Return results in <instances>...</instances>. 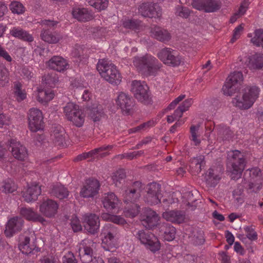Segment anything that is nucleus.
I'll list each match as a JSON object with an SVG mask.
<instances>
[{"instance_id":"33","label":"nucleus","mask_w":263,"mask_h":263,"mask_svg":"<svg viewBox=\"0 0 263 263\" xmlns=\"http://www.w3.org/2000/svg\"><path fill=\"white\" fill-rule=\"evenodd\" d=\"M73 17L79 21L86 22L93 18V14L86 8H73L72 11Z\"/></svg>"},{"instance_id":"20","label":"nucleus","mask_w":263,"mask_h":263,"mask_svg":"<svg viewBox=\"0 0 263 263\" xmlns=\"http://www.w3.org/2000/svg\"><path fill=\"white\" fill-rule=\"evenodd\" d=\"M142 184L140 181H135L132 185L125 191L124 201L125 202H134L140 197Z\"/></svg>"},{"instance_id":"55","label":"nucleus","mask_w":263,"mask_h":263,"mask_svg":"<svg viewBox=\"0 0 263 263\" xmlns=\"http://www.w3.org/2000/svg\"><path fill=\"white\" fill-rule=\"evenodd\" d=\"M243 30V26L242 24L238 25L234 29L232 37L230 41L231 43H233L240 37L242 33Z\"/></svg>"},{"instance_id":"3","label":"nucleus","mask_w":263,"mask_h":263,"mask_svg":"<svg viewBox=\"0 0 263 263\" xmlns=\"http://www.w3.org/2000/svg\"><path fill=\"white\" fill-rule=\"evenodd\" d=\"M246 166L243 154L238 150L231 152L228 155L227 169L232 179L240 178Z\"/></svg>"},{"instance_id":"61","label":"nucleus","mask_w":263,"mask_h":263,"mask_svg":"<svg viewBox=\"0 0 263 263\" xmlns=\"http://www.w3.org/2000/svg\"><path fill=\"white\" fill-rule=\"evenodd\" d=\"M0 57L3 58L7 62H10L12 59L8 52L0 45Z\"/></svg>"},{"instance_id":"14","label":"nucleus","mask_w":263,"mask_h":263,"mask_svg":"<svg viewBox=\"0 0 263 263\" xmlns=\"http://www.w3.org/2000/svg\"><path fill=\"white\" fill-rule=\"evenodd\" d=\"M138 12L144 17H159L161 8L157 3H144L139 6Z\"/></svg>"},{"instance_id":"60","label":"nucleus","mask_w":263,"mask_h":263,"mask_svg":"<svg viewBox=\"0 0 263 263\" xmlns=\"http://www.w3.org/2000/svg\"><path fill=\"white\" fill-rule=\"evenodd\" d=\"M193 103V101L192 99H187L184 101L179 107L181 108L183 112H184L188 110Z\"/></svg>"},{"instance_id":"39","label":"nucleus","mask_w":263,"mask_h":263,"mask_svg":"<svg viewBox=\"0 0 263 263\" xmlns=\"http://www.w3.org/2000/svg\"><path fill=\"white\" fill-rule=\"evenodd\" d=\"M59 81V78L55 73L45 74L42 77V83L47 87H54Z\"/></svg>"},{"instance_id":"43","label":"nucleus","mask_w":263,"mask_h":263,"mask_svg":"<svg viewBox=\"0 0 263 263\" xmlns=\"http://www.w3.org/2000/svg\"><path fill=\"white\" fill-rule=\"evenodd\" d=\"M22 85L18 82L14 83V95L18 101H22L26 98V93L24 90L22 89Z\"/></svg>"},{"instance_id":"37","label":"nucleus","mask_w":263,"mask_h":263,"mask_svg":"<svg viewBox=\"0 0 263 263\" xmlns=\"http://www.w3.org/2000/svg\"><path fill=\"white\" fill-rule=\"evenodd\" d=\"M53 130L51 136L55 144L59 146L63 145L65 141V133L63 128L60 126L53 127Z\"/></svg>"},{"instance_id":"52","label":"nucleus","mask_w":263,"mask_h":263,"mask_svg":"<svg viewBox=\"0 0 263 263\" xmlns=\"http://www.w3.org/2000/svg\"><path fill=\"white\" fill-rule=\"evenodd\" d=\"M10 9L13 13L17 14H22L25 12V7L19 2H12L10 5Z\"/></svg>"},{"instance_id":"51","label":"nucleus","mask_w":263,"mask_h":263,"mask_svg":"<svg viewBox=\"0 0 263 263\" xmlns=\"http://www.w3.org/2000/svg\"><path fill=\"white\" fill-rule=\"evenodd\" d=\"M16 190V185L15 183L11 180L5 181L2 186V192L5 193H13Z\"/></svg>"},{"instance_id":"56","label":"nucleus","mask_w":263,"mask_h":263,"mask_svg":"<svg viewBox=\"0 0 263 263\" xmlns=\"http://www.w3.org/2000/svg\"><path fill=\"white\" fill-rule=\"evenodd\" d=\"M247 238L251 240H255L257 239V234L252 226H247L244 228Z\"/></svg>"},{"instance_id":"7","label":"nucleus","mask_w":263,"mask_h":263,"mask_svg":"<svg viewBox=\"0 0 263 263\" xmlns=\"http://www.w3.org/2000/svg\"><path fill=\"white\" fill-rule=\"evenodd\" d=\"M157 56L164 64L171 67L178 66L182 62L181 57L177 52L171 48L161 49L157 53Z\"/></svg>"},{"instance_id":"54","label":"nucleus","mask_w":263,"mask_h":263,"mask_svg":"<svg viewBox=\"0 0 263 263\" xmlns=\"http://www.w3.org/2000/svg\"><path fill=\"white\" fill-rule=\"evenodd\" d=\"M199 126L192 125L190 128V132L191 134V140L193 141L195 145H198L200 143V140L197 138Z\"/></svg>"},{"instance_id":"9","label":"nucleus","mask_w":263,"mask_h":263,"mask_svg":"<svg viewBox=\"0 0 263 263\" xmlns=\"http://www.w3.org/2000/svg\"><path fill=\"white\" fill-rule=\"evenodd\" d=\"M131 91L138 101L144 104H149L152 99L148 92V87L144 82L134 80L132 82Z\"/></svg>"},{"instance_id":"38","label":"nucleus","mask_w":263,"mask_h":263,"mask_svg":"<svg viewBox=\"0 0 263 263\" xmlns=\"http://www.w3.org/2000/svg\"><path fill=\"white\" fill-rule=\"evenodd\" d=\"M50 194L60 199H62L68 196L69 192L63 185L61 184H56L52 186Z\"/></svg>"},{"instance_id":"63","label":"nucleus","mask_w":263,"mask_h":263,"mask_svg":"<svg viewBox=\"0 0 263 263\" xmlns=\"http://www.w3.org/2000/svg\"><path fill=\"white\" fill-rule=\"evenodd\" d=\"M46 90H39L37 96V100L39 102L44 103H46Z\"/></svg>"},{"instance_id":"27","label":"nucleus","mask_w":263,"mask_h":263,"mask_svg":"<svg viewBox=\"0 0 263 263\" xmlns=\"http://www.w3.org/2000/svg\"><path fill=\"white\" fill-rule=\"evenodd\" d=\"M41 194V186L37 184H32L23 192V197L25 201L30 202L36 200Z\"/></svg>"},{"instance_id":"44","label":"nucleus","mask_w":263,"mask_h":263,"mask_svg":"<svg viewBox=\"0 0 263 263\" xmlns=\"http://www.w3.org/2000/svg\"><path fill=\"white\" fill-rule=\"evenodd\" d=\"M140 211V206L134 202L129 206L125 208L124 213L126 216L135 217L138 215Z\"/></svg>"},{"instance_id":"28","label":"nucleus","mask_w":263,"mask_h":263,"mask_svg":"<svg viewBox=\"0 0 263 263\" xmlns=\"http://www.w3.org/2000/svg\"><path fill=\"white\" fill-rule=\"evenodd\" d=\"M20 213L21 216L29 221L40 222L42 223H43L46 221L41 215L30 208H21L20 210Z\"/></svg>"},{"instance_id":"19","label":"nucleus","mask_w":263,"mask_h":263,"mask_svg":"<svg viewBox=\"0 0 263 263\" xmlns=\"http://www.w3.org/2000/svg\"><path fill=\"white\" fill-rule=\"evenodd\" d=\"M99 187L100 183L97 180L88 179L82 188L80 195L84 198L92 197L98 194Z\"/></svg>"},{"instance_id":"35","label":"nucleus","mask_w":263,"mask_h":263,"mask_svg":"<svg viewBox=\"0 0 263 263\" xmlns=\"http://www.w3.org/2000/svg\"><path fill=\"white\" fill-rule=\"evenodd\" d=\"M248 66L252 70L260 69L263 67V54L256 53L248 58Z\"/></svg>"},{"instance_id":"30","label":"nucleus","mask_w":263,"mask_h":263,"mask_svg":"<svg viewBox=\"0 0 263 263\" xmlns=\"http://www.w3.org/2000/svg\"><path fill=\"white\" fill-rule=\"evenodd\" d=\"M41 37L45 42L56 44L62 39V36L57 32H52L49 29H43L41 33Z\"/></svg>"},{"instance_id":"24","label":"nucleus","mask_w":263,"mask_h":263,"mask_svg":"<svg viewBox=\"0 0 263 263\" xmlns=\"http://www.w3.org/2000/svg\"><path fill=\"white\" fill-rule=\"evenodd\" d=\"M58 205L57 203L51 199L44 201L40 206V212L47 217L54 216L57 212Z\"/></svg>"},{"instance_id":"1","label":"nucleus","mask_w":263,"mask_h":263,"mask_svg":"<svg viewBox=\"0 0 263 263\" xmlns=\"http://www.w3.org/2000/svg\"><path fill=\"white\" fill-rule=\"evenodd\" d=\"M133 64L139 72L146 76L156 75L162 66L155 57L148 54L135 57Z\"/></svg>"},{"instance_id":"41","label":"nucleus","mask_w":263,"mask_h":263,"mask_svg":"<svg viewBox=\"0 0 263 263\" xmlns=\"http://www.w3.org/2000/svg\"><path fill=\"white\" fill-rule=\"evenodd\" d=\"M89 116L94 122L100 121L104 116L102 106L101 105L93 104L90 109Z\"/></svg>"},{"instance_id":"23","label":"nucleus","mask_w":263,"mask_h":263,"mask_svg":"<svg viewBox=\"0 0 263 263\" xmlns=\"http://www.w3.org/2000/svg\"><path fill=\"white\" fill-rule=\"evenodd\" d=\"M118 234V230L114 225L109 223L106 224L104 227L101 233V235L104 236L103 241L111 247L114 246Z\"/></svg>"},{"instance_id":"10","label":"nucleus","mask_w":263,"mask_h":263,"mask_svg":"<svg viewBox=\"0 0 263 263\" xmlns=\"http://www.w3.org/2000/svg\"><path fill=\"white\" fill-rule=\"evenodd\" d=\"M161 186L156 182L149 183L146 187L144 200L150 205H155L161 202L162 197Z\"/></svg>"},{"instance_id":"25","label":"nucleus","mask_w":263,"mask_h":263,"mask_svg":"<svg viewBox=\"0 0 263 263\" xmlns=\"http://www.w3.org/2000/svg\"><path fill=\"white\" fill-rule=\"evenodd\" d=\"M104 208L108 211L116 209L120 203L117 196L112 192L104 194L102 197Z\"/></svg>"},{"instance_id":"21","label":"nucleus","mask_w":263,"mask_h":263,"mask_svg":"<svg viewBox=\"0 0 263 263\" xmlns=\"http://www.w3.org/2000/svg\"><path fill=\"white\" fill-rule=\"evenodd\" d=\"M24 224L23 219L18 216L10 219L6 227L5 234L7 237H12L14 234L21 231Z\"/></svg>"},{"instance_id":"32","label":"nucleus","mask_w":263,"mask_h":263,"mask_svg":"<svg viewBox=\"0 0 263 263\" xmlns=\"http://www.w3.org/2000/svg\"><path fill=\"white\" fill-rule=\"evenodd\" d=\"M113 147L112 145H102L88 152L91 160L99 159L108 156L109 154L107 151L111 150Z\"/></svg>"},{"instance_id":"58","label":"nucleus","mask_w":263,"mask_h":263,"mask_svg":"<svg viewBox=\"0 0 263 263\" xmlns=\"http://www.w3.org/2000/svg\"><path fill=\"white\" fill-rule=\"evenodd\" d=\"M63 263H77V261L73 254L68 252L63 257Z\"/></svg>"},{"instance_id":"62","label":"nucleus","mask_w":263,"mask_h":263,"mask_svg":"<svg viewBox=\"0 0 263 263\" xmlns=\"http://www.w3.org/2000/svg\"><path fill=\"white\" fill-rule=\"evenodd\" d=\"M81 260L83 263H92L93 261V255H89L85 253L80 254Z\"/></svg>"},{"instance_id":"31","label":"nucleus","mask_w":263,"mask_h":263,"mask_svg":"<svg viewBox=\"0 0 263 263\" xmlns=\"http://www.w3.org/2000/svg\"><path fill=\"white\" fill-rule=\"evenodd\" d=\"M162 216L167 221L177 223H181L185 219L184 212L180 211H166L163 213Z\"/></svg>"},{"instance_id":"46","label":"nucleus","mask_w":263,"mask_h":263,"mask_svg":"<svg viewBox=\"0 0 263 263\" xmlns=\"http://www.w3.org/2000/svg\"><path fill=\"white\" fill-rule=\"evenodd\" d=\"M233 133L229 127H220L218 131V139L220 140L224 141L229 140L232 136Z\"/></svg>"},{"instance_id":"5","label":"nucleus","mask_w":263,"mask_h":263,"mask_svg":"<svg viewBox=\"0 0 263 263\" xmlns=\"http://www.w3.org/2000/svg\"><path fill=\"white\" fill-rule=\"evenodd\" d=\"M136 238L147 249L156 252L160 249V243L158 238L148 230H140L136 235Z\"/></svg>"},{"instance_id":"2","label":"nucleus","mask_w":263,"mask_h":263,"mask_svg":"<svg viewBox=\"0 0 263 263\" xmlns=\"http://www.w3.org/2000/svg\"><path fill=\"white\" fill-rule=\"evenodd\" d=\"M259 92L258 87L255 86H247L233 99L232 102L234 106L241 109H248L258 98Z\"/></svg>"},{"instance_id":"8","label":"nucleus","mask_w":263,"mask_h":263,"mask_svg":"<svg viewBox=\"0 0 263 263\" xmlns=\"http://www.w3.org/2000/svg\"><path fill=\"white\" fill-rule=\"evenodd\" d=\"M243 81V75L241 72H234L230 74L227 79L222 90L223 94L231 96L239 90Z\"/></svg>"},{"instance_id":"11","label":"nucleus","mask_w":263,"mask_h":263,"mask_svg":"<svg viewBox=\"0 0 263 263\" xmlns=\"http://www.w3.org/2000/svg\"><path fill=\"white\" fill-rule=\"evenodd\" d=\"M29 127L33 132L42 130L44 127L43 117L42 111L37 108H32L28 113Z\"/></svg>"},{"instance_id":"42","label":"nucleus","mask_w":263,"mask_h":263,"mask_svg":"<svg viewBox=\"0 0 263 263\" xmlns=\"http://www.w3.org/2000/svg\"><path fill=\"white\" fill-rule=\"evenodd\" d=\"M10 33L12 36L17 37L24 41L30 42L33 40L31 35L22 29L14 28L11 30Z\"/></svg>"},{"instance_id":"36","label":"nucleus","mask_w":263,"mask_h":263,"mask_svg":"<svg viewBox=\"0 0 263 263\" xmlns=\"http://www.w3.org/2000/svg\"><path fill=\"white\" fill-rule=\"evenodd\" d=\"M95 243L92 240L86 238L81 241L79 244V254L85 253L89 255H93V248Z\"/></svg>"},{"instance_id":"15","label":"nucleus","mask_w":263,"mask_h":263,"mask_svg":"<svg viewBox=\"0 0 263 263\" xmlns=\"http://www.w3.org/2000/svg\"><path fill=\"white\" fill-rule=\"evenodd\" d=\"M223 174L222 166H218L211 167L205 174L204 179L208 187H214L218 183Z\"/></svg>"},{"instance_id":"48","label":"nucleus","mask_w":263,"mask_h":263,"mask_svg":"<svg viewBox=\"0 0 263 263\" xmlns=\"http://www.w3.org/2000/svg\"><path fill=\"white\" fill-rule=\"evenodd\" d=\"M126 177V173L123 169H119L115 172L112 176L114 183L118 186Z\"/></svg>"},{"instance_id":"34","label":"nucleus","mask_w":263,"mask_h":263,"mask_svg":"<svg viewBox=\"0 0 263 263\" xmlns=\"http://www.w3.org/2000/svg\"><path fill=\"white\" fill-rule=\"evenodd\" d=\"M160 232L163 234L164 239L168 241L173 240L176 235V229L167 222H163L159 226Z\"/></svg>"},{"instance_id":"57","label":"nucleus","mask_w":263,"mask_h":263,"mask_svg":"<svg viewBox=\"0 0 263 263\" xmlns=\"http://www.w3.org/2000/svg\"><path fill=\"white\" fill-rule=\"evenodd\" d=\"M191 11L190 9L185 7H178L177 9V14L183 18H187L190 15Z\"/></svg>"},{"instance_id":"49","label":"nucleus","mask_w":263,"mask_h":263,"mask_svg":"<svg viewBox=\"0 0 263 263\" xmlns=\"http://www.w3.org/2000/svg\"><path fill=\"white\" fill-rule=\"evenodd\" d=\"M192 242L194 245H201L205 242L204 232L202 230L197 231L191 238Z\"/></svg>"},{"instance_id":"47","label":"nucleus","mask_w":263,"mask_h":263,"mask_svg":"<svg viewBox=\"0 0 263 263\" xmlns=\"http://www.w3.org/2000/svg\"><path fill=\"white\" fill-rule=\"evenodd\" d=\"M251 42L254 45L263 48V29L256 30L254 36L251 39Z\"/></svg>"},{"instance_id":"40","label":"nucleus","mask_w":263,"mask_h":263,"mask_svg":"<svg viewBox=\"0 0 263 263\" xmlns=\"http://www.w3.org/2000/svg\"><path fill=\"white\" fill-rule=\"evenodd\" d=\"M204 164V157L199 156L194 157L190 160V168L195 173H199L202 170V167Z\"/></svg>"},{"instance_id":"53","label":"nucleus","mask_w":263,"mask_h":263,"mask_svg":"<svg viewBox=\"0 0 263 263\" xmlns=\"http://www.w3.org/2000/svg\"><path fill=\"white\" fill-rule=\"evenodd\" d=\"M8 82V70L4 66L0 65V86H4Z\"/></svg>"},{"instance_id":"59","label":"nucleus","mask_w":263,"mask_h":263,"mask_svg":"<svg viewBox=\"0 0 263 263\" xmlns=\"http://www.w3.org/2000/svg\"><path fill=\"white\" fill-rule=\"evenodd\" d=\"M71 227L74 232H78L82 230V226L77 217L72 218L71 220Z\"/></svg>"},{"instance_id":"45","label":"nucleus","mask_w":263,"mask_h":263,"mask_svg":"<svg viewBox=\"0 0 263 263\" xmlns=\"http://www.w3.org/2000/svg\"><path fill=\"white\" fill-rule=\"evenodd\" d=\"M89 5L93 7L99 11L105 10L108 5L107 0H86Z\"/></svg>"},{"instance_id":"64","label":"nucleus","mask_w":263,"mask_h":263,"mask_svg":"<svg viewBox=\"0 0 263 263\" xmlns=\"http://www.w3.org/2000/svg\"><path fill=\"white\" fill-rule=\"evenodd\" d=\"M111 221L114 223L123 225L126 223L125 219L120 216L112 215Z\"/></svg>"},{"instance_id":"50","label":"nucleus","mask_w":263,"mask_h":263,"mask_svg":"<svg viewBox=\"0 0 263 263\" xmlns=\"http://www.w3.org/2000/svg\"><path fill=\"white\" fill-rule=\"evenodd\" d=\"M141 22L137 20H127L123 22V26L127 29L133 30L139 29L141 26Z\"/></svg>"},{"instance_id":"22","label":"nucleus","mask_w":263,"mask_h":263,"mask_svg":"<svg viewBox=\"0 0 263 263\" xmlns=\"http://www.w3.org/2000/svg\"><path fill=\"white\" fill-rule=\"evenodd\" d=\"M159 217L154 211L146 209L141 215V220L142 225L146 228L151 229L156 226Z\"/></svg>"},{"instance_id":"18","label":"nucleus","mask_w":263,"mask_h":263,"mask_svg":"<svg viewBox=\"0 0 263 263\" xmlns=\"http://www.w3.org/2000/svg\"><path fill=\"white\" fill-rule=\"evenodd\" d=\"M192 5L194 8L205 12H213L220 8L217 0H194Z\"/></svg>"},{"instance_id":"13","label":"nucleus","mask_w":263,"mask_h":263,"mask_svg":"<svg viewBox=\"0 0 263 263\" xmlns=\"http://www.w3.org/2000/svg\"><path fill=\"white\" fill-rule=\"evenodd\" d=\"M83 223L85 230L91 234L98 233L100 228L99 216L93 213H86L83 216Z\"/></svg>"},{"instance_id":"6","label":"nucleus","mask_w":263,"mask_h":263,"mask_svg":"<svg viewBox=\"0 0 263 263\" xmlns=\"http://www.w3.org/2000/svg\"><path fill=\"white\" fill-rule=\"evenodd\" d=\"M64 112L67 119L77 127H81L84 122L85 114L79 106L71 102L64 107Z\"/></svg>"},{"instance_id":"17","label":"nucleus","mask_w":263,"mask_h":263,"mask_svg":"<svg viewBox=\"0 0 263 263\" xmlns=\"http://www.w3.org/2000/svg\"><path fill=\"white\" fill-rule=\"evenodd\" d=\"M8 149L12 153L14 157L21 161L24 160L28 156V152L25 146L20 142L14 139H11L8 142Z\"/></svg>"},{"instance_id":"4","label":"nucleus","mask_w":263,"mask_h":263,"mask_svg":"<svg viewBox=\"0 0 263 263\" xmlns=\"http://www.w3.org/2000/svg\"><path fill=\"white\" fill-rule=\"evenodd\" d=\"M97 69L101 77L112 84L117 85L121 81V77L115 65L104 60H99Z\"/></svg>"},{"instance_id":"16","label":"nucleus","mask_w":263,"mask_h":263,"mask_svg":"<svg viewBox=\"0 0 263 263\" xmlns=\"http://www.w3.org/2000/svg\"><path fill=\"white\" fill-rule=\"evenodd\" d=\"M116 104L124 115L130 114L135 105L133 98L124 92L119 94L116 99Z\"/></svg>"},{"instance_id":"12","label":"nucleus","mask_w":263,"mask_h":263,"mask_svg":"<svg viewBox=\"0 0 263 263\" xmlns=\"http://www.w3.org/2000/svg\"><path fill=\"white\" fill-rule=\"evenodd\" d=\"M18 248L22 253L24 254H29L33 251L37 252L40 251V249L36 247L33 234L21 236Z\"/></svg>"},{"instance_id":"26","label":"nucleus","mask_w":263,"mask_h":263,"mask_svg":"<svg viewBox=\"0 0 263 263\" xmlns=\"http://www.w3.org/2000/svg\"><path fill=\"white\" fill-rule=\"evenodd\" d=\"M47 64L50 69L59 72L64 71L68 66L66 60L60 56H53L47 62Z\"/></svg>"},{"instance_id":"29","label":"nucleus","mask_w":263,"mask_h":263,"mask_svg":"<svg viewBox=\"0 0 263 263\" xmlns=\"http://www.w3.org/2000/svg\"><path fill=\"white\" fill-rule=\"evenodd\" d=\"M151 36L162 42H166L171 40V34L165 29L158 26H154L151 29Z\"/></svg>"}]
</instances>
